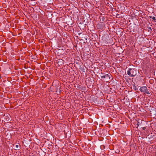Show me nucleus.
<instances>
[{
  "label": "nucleus",
  "instance_id": "6e6552de",
  "mask_svg": "<svg viewBox=\"0 0 156 156\" xmlns=\"http://www.w3.org/2000/svg\"><path fill=\"white\" fill-rule=\"evenodd\" d=\"M101 77L102 79L105 78H106L105 75H104L103 76H101Z\"/></svg>",
  "mask_w": 156,
  "mask_h": 156
},
{
  "label": "nucleus",
  "instance_id": "423d86ee",
  "mask_svg": "<svg viewBox=\"0 0 156 156\" xmlns=\"http://www.w3.org/2000/svg\"><path fill=\"white\" fill-rule=\"evenodd\" d=\"M148 30L149 31L151 32L152 31V30L151 29V27H148Z\"/></svg>",
  "mask_w": 156,
  "mask_h": 156
},
{
  "label": "nucleus",
  "instance_id": "f257e3e1",
  "mask_svg": "<svg viewBox=\"0 0 156 156\" xmlns=\"http://www.w3.org/2000/svg\"><path fill=\"white\" fill-rule=\"evenodd\" d=\"M127 74L131 77L134 76L136 74V70L134 68H129L127 72Z\"/></svg>",
  "mask_w": 156,
  "mask_h": 156
},
{
  "label": "nucleus",
  "instance_id": "39448f33",
  "mask_svg": "<svg viewBox=\"0 0 156 156\" xmlns=\"http://www.w3.org/2000/svg\"><path fill=\"white\" fill-rule=\"evenodd\" d=\"M105 75L106 78H109V79H110V75L108 74H106Z\"/></svg>",
  "mask_w": 156,
  "mask_h": 156
},
{
  "label": "nucleus",
  "instance_id": "7ed1b4c3",
  "mask_svg": "<svg viewBox=\"0 0 156 156\" xmlns=\"http://www.w3.org/2000/svg\"><path fill=\"white\" fill-rule=\"evenodd\" d=\"M16 148L14 149L15 150H20V148L19 147V144H17L15 146Z\"/></svg>",
  "mask_w": 156,
  "mask_h": 156
},
{
  "label": "nucleus",
  "instance_id": "ddd939ff",
  "mask_svg": "<svg viewBox=\"0 0 156 156\" xmlns=\"http://www.w3.org/2000/svg\"><path fill=\"white\" fill-rule=\"evenodd\" d=\"M146 127H143L142 128V129H143V130H145L146 129Z\"/></svg>",
  "mask_w": 156,
  "mask_h": 156
},
{
  "label": "nucleus",
  "instance_id": "2eb2a0df",
  "mask_svg": "<svg viewBox=\"0 0 156 156\" xmlns=\"http://www.w3.org/2000/svg\"><path fill=\"white\" fill-rule=\"evenodd\" d=\"M149 17L151 18H152V16H150Z\"/></svg>",
  "mask_w": 156,
  "mask_h": 156
},
{
  "label": "nucleus",
  "instance_id": "dca6fc26",
  "mask_svg": "<svg viewBox=\"0 0 156 156\" xmlns=\"http://www.w3.org/2000/svg\"><path fill=\"white\" fill-rule=\"evenodd\" d=\"M110 92H111V93H112V92L111 91H110Z\"/></svg>",
  "mask_w": 156,
  "mask_h": 156
},
{
  "label": "nucleus",
  "instance_id": "9d476101",
  "mask_svg": "<svg viewBox=\"0 0 156 156\" xmlns=\"http://www.w3.org/2000/svg\"><path fill=\"white\" fill-rule=\"evenodd\" d=\"M112 11H114L115 10V9L114 8H112Z\"/></svg>",
  "mask_w": 156,
  "mask_h": 156
},
{
  "label": "nucleus",
  "instance_id": "f3484780",
  "mask_svg": "<svg viewBox=\"0 0 156 156\" xmlns=\"http://www.w3.org/2000/svg\"><path fill=\"white\" fill-rule=\"evenodd\" d=\"M101 74H103V75L104 74V73H101Z\"/></svg>",
  "mask_w": 156,
  "mask_h": 156
},
{
  "label": "nucleus",
  "instance_id": "20e7f679",
  "mask_svg": "<svg viewBox=\"0 0 156 156\" xmlns=\"http://www.w3.org/2000/svg\"><path fill=\"white\" fill-rule=\"evenodd\" d=\"M133 88L135 90H136L138 89V88H137L136 86H135V84L133 85Z\"/></svg>",
  "mask_w": 156,
  "mask_h": 156
},
{
  "label": "nucleus",
  "instance_id": "1a4fd4ad",
  "mask_svg": "<svg viewBox=\"0 0 156 156\" xmlns=\"http://www.w3.org/2000/svg\"><path fill=\"white\" fill-rule=\"evenodd\" d=\"M140 125V123L139 122H138L136 124V125L137 126H139Z\"/></svg>",
  "mask_w": 156,
  "mask_h": 156
},
{
  "label": "nucleus",
  "instance_id": "f03ea898",
  "mask_svg": "<svg viewBox=\"0 0 156 156\" xmlns=\"http://www.w3.org/2000/svg\"><path fill=\"white\" fill-rule=\"evenodd\" d=\"M140 90L142 92L144 93V94H150V92L148 90L146 87L143 86L140 88Z\"/></svg>",
  "mask_w": 156,
  "mask_h": 156
},
{
  "label": "nucleus",
  "instance_id": "f8f14e48",
  "mask_svg": "<svg viewBox=\"0 0 156 156\" xmlns=\"http://www.w3.org/2000/svg\"><path fill=\"white\" fill-rule=\"evenodd\" d=\"M105 19V18L104 17H102L101 19L103 21Z\"/></svg>",
  "mask_w": 156,
  "mask_h": 156
},
{
  "label": "nucleus",
  "instance_id": "4468645a",
  "mask_svg": "<svg viewBox=\"0 0 156 156\" xmlns=\"http://www.w3.org/2000/svg\"><path fill=\"white\" fill-rule=\"evenodd\" d=\"M87 16H89V14H87Z\"/></svg>",
  "mask_w": 156,
  "mask_h": 156
},
{
  "label": "nucleus",
  "instance_id": "0eeeda50",
  "mask_svg": "<svg viewBox=\"0 0 156 156\" xmlns=\"http://www.w3.org/2000/svg\"><path fill=\"white\" fill-rule=\"evenodd\" d=\"M152 19L154 20L155 22H156V19L155 17L154 16H153L152 17Z\"/></svg>",
  "mask_w": 156,
  "mask_h": 156
},
{
  "label": "nucleus",
  "instance_id": "9b49d317",
  "mask_svg": "<svg viewBox=\"0 0 156 156\" xmlns=\"http://www.w3.org/2000/svg\"><path fill=\"white\" fill-rule=\"evenodd\" d=\"M29 156H36L35 155L33 154H32L31 155H30Z\"/></svg>",
  "mask_w": 156,
  "mask_h": 156
}]
</instances>
